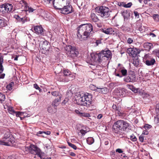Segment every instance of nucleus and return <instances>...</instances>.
<instances>
[{"label": "nucleus", "mask_w": 159, "mask_h": 159, "mask_svg": "<svg viewBox=\"0 0 159 159\" xmlns=\"http://www.w3.org/2000/svg\"><path fill=\"white\" fill-rule=\"evenodd\" d=\"M54 1L55 0H52V3L54 7L56 9L59 10L61 13L65 15L72 13L74 11L71 5L69 4L67 5L64 6L62 8L57 7L54 5Z\"/></svg>", "instance_id": "6"}, {"label": "nucleus", "mask_w": 159, "mask_h": 159, "mask_svg": "<svg viewBox=\"0 0 159 159\" xmlns=\"http://www.w3.org/2000/svg\"><path fill=\"white\" fill-rule=\"evenodd\" d=\"M127 86L128 87V88L130 89L131 90L133 89H134V87L133 85H130V84H128L127 85Z\"/></svg>", "instance_id": "59"}, {"label": "nucleus", "mask_w": 159, "mask_h": 159, "mask_svg": "<svg viewBox=\"0 0 159 159\" xmlns=\"http://www.w3.org/2000/svg\"><path fill=\"white\" fill-rule=\"evenodd\" d=\"M77 29V36L81 41L87 40L90 35L93 34L94 32L93 25L90 23L81 24Z\"/></svg>", "instance_id": "1"}, {"label": "nucleus", "mask_w": 159, "mask_h": 159, "mask_svg": "<svg viewBox=\"0 0 159 159\" xmlns=\"http://www.w3.org/2000/svg\"><path fill=\"white\" fill-rule=\"evenodd\" d=\"M34 86L35 89H36L39 90L40 92V90H41V89L39 87L38 85L37 84H34Z\"/></svg>", "instance_id": "55"}, {"label": "nucleus", "mask_w": 159, "mask_h": 159, "mask_svg": "<svg viewBox=\"0 0 159 159\" xmlns=\"http://www.w3.org/2000/svg\"><path fill=\"white\" fill-rule=\"evenodd\" d=\"M144 48L147 50L149 51L153 47V45L149 43H145L143 44Z\"/></svg>", "instance_id": "28"}, {"label": "nucleus", "mask_w": 159, "mask_h": 159, "mask_svg": "<svg viewBox=\"0 0 159 159\" xmlns=\"http://www.w3.org/2000/svg\"><path fill=\"white\" fill-rule=\"evenodd\" d=\"M100 52L102 58L103 57H106L108 58L111 59L112 57L111 51L109 49L102 50Z\"/></svg>", "instance_id": "16"}, {"label": "nucleus", "mask_w": 159, "mask_h": 159, "mask_svg": "<svg viewBox=\"0 0 159 159\" xmlns=\"http://www.w3.org/2000/svg\"><path fill=\"white\" fill-rule=\"evenodd\" d=\"M58 80L61 82H68L70 80L68 79L64 74L62 75H60L58 78Z\"/></svg>", "instance_id": "25"}, {"label": "nucleus", "mask_w": 159, "mask_h": 159, "mask_svg": "<svg viewBox=\"0 0 159 159\" xmlns=\"http://www.w3.org/2000/svg\"><path fill=\"white\" fill-rule=\"evenodd\" d=\"M51 94L55 97H58V98H61L62 95L57 91H55L53 89L51 91Z\"/></svg>", "instance_id": "27"}, {"label": "nucleus", "mask_w": 159, "mask_h": 159, "mask_svg": "<svg viewBox=\"0 0 159 159\" xmlns=\"http://www.w3.org/2000/svg\"><path fill=\"white\" fill-rule=\"evenodd\" d=\"M124 120H120L115 122L112 126L113 131L117 134L119 137L122 138L125 134L122 132Z\"/></svg>", "instance_id": "2"}, {"label": "nucleus", "mask_w": 159, "mask_h": 159, "mask_svg": "<svg viewBox=\"0 0 159 159\" xmlns=\"http://www.w3.org/2000/svg\"><path fill=\"white\" fill-rule=\"evenodd\" d=\"M117 69L118 72H120L121 73V74L122 77H125L127 75V70L122 64L119 63L118 64Z\"/></svg>", "instance_id": "12"}, {"label": "nucleus", "mask_w": 159, "mask_h": 159, "mask_svg": "<svg viewBox=\"0 0 159 159\" xmlns=\"http://www.w3.org/2000/svg\"><path fill=\"white\" fill-rule=\"evenodd\" d=\"M134 16L136 17H137V18H139V13L137 11H134Z\"/></svg>", "instance_id": "58"}, {"label": "nucleus", "mask_w": 159, "mask_h": 159, "mask_svg": "<svg viewBox=\"0 0 159 159\" xmlns=\"http://www.w3.org/2000/svg\"><path fill=\"white\" fill-rule=\"evenodd\" d=\"M69 100V98H66L62 102V104H65L66 103L68 102Z\"/></svg>", "instance_id": "56"}, {"label": "nucleus", "mask_w": 159, "mask_h": 159, "mask_svg": "<svg viewBox=\"0 0 159 159\" xmlns=\"http://www.w3.org/2000/svg\"><path fill=\"white\" fill-rule=\"evenodd\" d=\"M144 139V137L142 134L140 135L139 137V140L141 142H143Z\"/></svg>", "instance_id": "52"}, {"label": "nucleus", "mask_w": 159, "mask_h": 159, "mask_svg": "<svg viewBox=\"0 0 159 159\" xmlns=\"http://www.w3.org/2000/svg\"><path fill=\"white\" fill-rule=\"evenodd\" d=\"M86 141L89 144L91 145L94 142V139L93 138L90 137L87 139Z\"/></svg>", "instance_id": "36"}, {"label": "nucleus", "mask_w": 159, "mask_h": 159, "mask_svg": "<svg viewBox=\"0 0 159 159\" xmlns=\"http://www.w3.org/2000/svg\"><path fill=\"white\" fill-rule=\"evenodd\" d=\"M127 52L130 56L134 57H136L140 52L137 48H130L127 49Z\"/></svg>", "instance_id": "15"}, {"label": "nucleus", "mask_w": 159, "mask_h": 159, "mask_svg": "<svg viewBox=\"0 0 159 159\" xmlns=\"http://www.w3.org/2000/svg\"><path fill=\"white\" fill-rule=\"evenodd\" d=\"M133 63L135 66H138L139 65V60L138 58L134 59Z\"/></svg>", "instance_id": "37"}, {"label": "nucleus", "mask_w": 159, "mask_h": 159, "mask_svg": "<svg viewBox=\"0 0 159 159\" xmlns=\"http://www.w3.org/2000/svg\"><path fill=\"white\" fill-rule=\"evenodd\" d=\"M13 7L12 5L10 3H6L1 5L0 6V13L3 16L6 15L12 11Z\"/></svg>", "instance_id": "5"}, {"label": "nucleus", "mask_w": 159, "mask_h": 159, "mask_svg": "<svg viewBox=\"0 0 159 159\" xmlns=\"http://www.w3.org/2000/svg\"><path fill=\"white\" fill-rule=\"evenodd\" d=\"M13 82H11L9 84L7 85L6 88L9 90H11L12 89V86L14 84Z\"/></svg>", "instance_id": "40"}, {"label": "nucleus", "mask_w": 159, "mask_h": 159, "mask_svg": "<svg viewBox=\"0 0 159 159\" xmlns=\"http://www.w3.org/2000/svg\"><path fill=\"white\" fill-rule=\"evenodd\" d=\"M6 25V24L4 20L0 19V27H4Z\"/></svg>", "instance_id": "38"}, {"label": "nucleus", "mask_w": 159, "mask_h": 159, "mask_svg": "<svg viewBox=\"0 0 159 159\" xmlns=\"http://www.w3.org/2000/svg\"><path fill=\"white\" fill-rule=\"evenodd\" d=\"M126 89H123L121 90H118L117 91V93H118L117 94L118 95L120 96H123L124 95V92L126 93Z\"/></svg>", "instance_id": "34"}, {"label": "nucleus", "mask_w": 159, "mask_h": 159, "mask_svg": "<svg viewBox=\"0 0 159 159\" xmlns=\"http://www.w3.org/2000/svg\"><path fill=\"white\" fill-rule=\"evenodd\" d=\"M148 133H149V132L148 131L143 130V133H142V135L143 134L147 135L148 134Z\"/></svg>", "instance_id": "62"}, {"label": "nucleus", "mask_w": 159, "mask_h": 159, "mask_svg": "<svg viewBox=\"0 0 159 159\" xmlns=\"http://www.w3.org/2000/svg\"><path fill=\"white\" fill-rule=\"evenodd\" d=\"M47 111L49 113H54L57 111V108L54 107L53 108L52 107L50 106L47 108Z\"/></svg>", "instance_id": "31"}, {"label": "nucleus", "mask_w": 159, "mask_h": 159, "mask_svg": "<svg viewBox=\"0 0 159 159\" xmlns=\"http://www.w3.org/2000/svg\"><path fill=\"white\" fill-rule=\"evenodd\" d=\"M130 139L133 142H135L137 140V139L135 136L133 134H132L129 136Z\"/></svg>", "instance_id": "39"}, {"label": "nucleus", "mask_w": 159, "mask_h": 159, "mask_svg": "<svg viewBox=\"0 0 159 159\" xmlns=\"http://www.w3.org/2000/svg\"><path fill=\"white\" fill-rule=\"evenodd\" d=\"M26 151H29L31 154L37 155L40 151V149L37 145L29 143L25 146Z\"/></svg>", "instance_id": "7"}, {"label": "nucleus", "mask_w": 159, "mask_h": 159, "mask_svg": "<svg viewBox=\"0 0 159 159\" xmlns=\"http://www.w3.org/2000/svg\"><path fill=\"white\" fill-rule=\"evenodd\" d=\"M154 121L157 123H159V115H157L155 117Z\"/></svg>", "instance_id": "50"}, {"label": "nucleus", "mask_w": 159, "mask_h": 159, "mask_svg": "<svg viewBox=\"0 0 159 159\" xmlns=\"http://www.w3.org/2000/svg\"><path fill=\"white\" fill-rule=\"evenodd\" d=\"M102 43V42L100 40H96L95 42V44L94 45L95 46H98V45L99 44H100Z\"/></svg>", "instance_id": "51"}, {"label": "nucleus", "mask_w": 159, "mask_h": 159, "mask_svg": "<svg viewBox=\"0 0 159 159\" xmlns=\"http://www.w3.org/2000/svg\"><path fill=\"white\" fill-rule=\"evenodd\" d=\"M83 96L85 103H87V105L86 106H89L91 104L92 101V95L89 93H86L83 95Z\"/></svg>", "instance_id": "18"}, {"label": "nucleus", "mask_w": 159, "mask_h": 159, "mask_svg": "<svg viewBox=\"0 0 159 159\" xmlns=\"http://www.w3.org/2000/svg\"><path fill=\"white\" fill-rule=\"evenodd\" d=\"M132 25L129 22H125L124 23L120 29L124 32H130L132 31Z\"/></svg>", "instance_id": "14"}, {"label": "nucleus", "mask_w": 159, "mask_h": 159, "mask_svg": "<svg viewBox=\"0 0 159 159\" xmlns=\"http://www.w3.org/2000/svg\"><path fill=\"white\" fill-rule=\"evenodd\" d=\"M3 62V56H0V65H2Z\"/></svg>", "instance_id": "61"}, {"label": "nucleus", "mask_w": 159, "mask_h": 159, "mask_svg": "<svg viewBox=\"0 0 159 159\" xmlns=\"http://www.w3.org/2000/svg\"><path fill=\"white\" fill-rule=\"evenodd\" d=\"M51 134V132L50 131H39L38 132H37L36 135L38 136H40L39 134H44L41 135V136L45 137L44 136V134L48 135H50Z\"/></svg>", "instance_id": "29"}, {"label": "nucleus", "mask_w": 159, "mask_h": 159, "mask_svg": "<svg viewBox=\"0 0 159 159\" xmlns=\"http://www.w3.org/2000/svg\"><path fill=\"white\" fill-rule=\"evenodd\" d=\"M125 3V2H119L118 3L117 5L120 7L123 6L124 7Z\"/></svg>", "instance_id": "53"}, {"label": "nucleus", "mask_w": 159, "mask_h": 159, "mask_svg": "<svg viewBox=\"0 0 159 159\" xmlns=\"http://www.w3.org/2000/svg\"><path fill=\"white\" fill-rule=\"evenodd\" d=\"M152 127V125H151L148 124H146L145 125H144V127H143L146 130L148 129H150Z\"/></svg>", "instance_id": "47"}, {"label": "nucleus", "mask_w": 159, "mask_h": 159, "mask_svg": "<svg viewBox=\"0 0 159 159\" xmlns=\"http://www.w3.org/2000/svg\"><path fill=\"white\" fill-rule=\"evenodd\" d=\"M107 89L106 88H102V91H101V93L103 94H106L107 93Z\"/></svg>", "instance_id": "45"}, {"label": "nucleus", "mask_w": 159, "mask_h": 159, "mask_svg": "<svg viewBox=\"0 0 159 159\" xmlns=\"http://www.w3.org/2000/svg\"><path fill=\"white\" fill-rule=\"evenodd\" d=\"M64 48L68 57L73 59L76 57L79 54L78 49L75 46L71 45H66Z\"/></svg>", "instance_id": "4"}, {"label": "nucleus", "mask_w": 159, "mask_h": 159, "mask_svg": "<svg viewBox=\"0 0 159 159\" xmlns=\"http://www.w3.org/2000/svg\"><path fill=\"white\" fill-rule=\"evenodd\" d=\"M75 101L78 105L84 106L87 105V103H85L83 95L82 96L81 95H79L76 99Z\"/></svg>", "instance_id": "17"}, {"label": "nucleus", "mask_w": 159, "mask_h": 159, "mask_svg": "<svg viewBox=\"0 0 159 159\" xmlns=\"http://www.w3.org/2000/svg\"><path fill=\"white\" fill-rule=\"evenodd\" d=\"M143 62L147 66H152L156 62L155 59L148 54L145 55L143 58Z\"/></svg>", "instance_id": "9"}, {"label": "nucleus", "mask_w": 159, "mask_h": 159, "mask_svg": "<svg viewBox=\"0 0 159 159\" xmlns=\"http://www.w3.org/2000/svg\"><path fill=\"white\" fill-rule=\"evenodd\" d=\"M61 98H56L52 102V106L56 107L59 104L60 102L61 101Z\"/></svg>", "instance_id": "26"}, {"label": "nucleus", "mask_w": 159, "mask_h": 159, "mask_svg": "<svg viewBox=\"0 0 159 159\" xmlns=\"http://www.w3.org/2000/svg\"><path fill=\"white\" fill-rule=\"evenodd\" d=\"M91 17L92 20L94 22H97L99 20V19L96 14L94 13H91Z\"/></svg>", "instance_id": "32"}, {"label": "nucleus", "mask_w": 159, "mask_h": 159, "mask_svg": "<svg viewBox=\"0 0 159 159\" xmlns=\"http://www.w3.org/2000/svg\"><path fill=\"white\" fill-rule=\"evenodd\" d=\"M5 98V95L3 94L2 93L0 92V102L4 101Z\"/></svg>", "instance_id": "41"}, {"label": "nucleus", "mask_w": 159, "mask_h": 159, "mask_svg": "<svg viewBox=\"0 0 159 159\" xmlns=\"http://www.w3.org/2000/svg\"><path fill=\"white\" fill-rule=\"evenodd\" d=\"M121 13L123 16L124 20H127L129 19L130 13L129 10H124L122 11Z\"/></svg>", "instance_id": "23"}, {"label": "nucleus", "mask_w": 159, "mask_h": 159, "mask_svg": "<svg viewBox=\"0 0 159 159\" xmlns=\"http://www.w3.org/2000/svg\"><path fill=\"white\" fill-rule=\"evenodd\" d=\"M63 74H64L70 80H72V78L73 76V75L71 74V72L68 70H64L63 72Z\"/></svg>", "instance_id": "24"}, {"label": "nucleus", "mask_w": 159, "mask_h": 159, "mask_svg": "<svg viewBox=\"0 0 159 159\" xmlns=\"http://www.w3.org/2000/svg\"><path fill=\"white\" fill-rule=\"evenodd\" d=\"M112 108L119 116H122L123 113L120 106H118V105H116L114 104L112 106Z\"/></svg>", "instance_id": "20"}, {"label": "nucleus", "mask_w": 159, "mask_h": 159, "mask_svg": "<svg viewBox=\"0 0 159 159\" xmlns=\"http://www.w3.org/2000/svg\"><path fill=\"white\" fill-rule=\"evenodd\" d=\"M3 70L4 68L2 65H0V73H2Z\"/></svg>", "instance_id": "60"}, {"label": "nucleus", "mask_w": 159, "mask_h": 159, "mask_svg": "<svg viewBox=\"0 0 159 159\" xmlns=\"http://www.w3.org/2000/svg\"><path fill=\"white\" fill-rule=\"evenodd\" d=\"M159 110V103H157L156 105V111L157 112L158 111V110Z\"/></svg>", "instance_id": "64"}, {"label": "nucleus", "mask_w": 159, "mask_h": 159, "mask_svg": "<svg viewBox=\"0 0 159 159\" xmlns=\"http://www.w3.org/2000/svg\"><path fill=\"white\" fill-rule=\"evenodd\" d=\"M89 87L91 90L94 91H96L97 90V89H98V87L92 84L90 85Z\"/></svg>", "instance_id": "42"}, {"label": "nucleus", "mask_w": 159, "mask_h": 159, "mask_svg": "<svg viewBox=\"0 0 159 159\" xmlns=\"http://www.w3.org/2000/svg\"><path fill=\"white\" fill-rule=\"evenodd\" d=\"M87 132L86 130H85L82 129L80 130V132L82 134V136H84Z\"/></svg>", "instance_id": "54"}, {"label": "nucleus", "mask_w": 159, "mask_h": 159, "mask_svg": "<svg viewBox=\"0 0 159 159\" xmlns=\"http://www.w3.org/2000/svg\"><path fill=\"white\" fill-rule=\"evenodd\" d=\"M37 155L39 157L41 158V159H45V154L44 152H42L41 150L38 153Z\"/></svg>", "instance_id": "35"}, {"label": "nucleus", "mask_w": 159, "mask_h": 159, "mask_svg": "<svg viewBox=\"0 0 159 159\" xmlns=\"http://www.w3.org/2000/svg\"><path fill=\"white\" fill-rule=\"evenodd\" d=\"M39 47L41 49L43 50L44 54L48 53L51 50V48H50V44L49 42L46 40L42 42L41 45L39 44Z\"/></svg>", "instance_id": "10"}, {"label": "nucleus", "mask_w": 159, "mask_h": 159, "mask_svg": "<svg viewBox=\"0 0 159 159\" xmlns=\"http://www.w3.org/2000/svg\"><path fill=\"white\" fill-rule=\"evenodd\" d=\"M14 142V138L9 132H5L1 139L0 140V144L7 146H11Z\"/></svg>", "instance_id": "3"}, {"label": "nucleus", "mask_w": 159, "mask_h": 159, "mask_svg": "<svg viewBox=\"0 0 159 159\" xmlns=\"http://www.w3.org/2000/svg\"><path fill=\"white\" fill-rule=\"evenodd\" d=\"M91 57L93 61L96 62H100L102 61V58L100 52L98 53L91 55Z\"/></svg>", "instance_id": "21"}, {"label": "nucleus", "mask_w": 159, "mask_h": 159, "mask_svg": "<svg viewBox=\"0 0 159 159\" xmlns=\"http://www.w3.org/2000/svg\"><path fill=\"white\" fill-rule=\"evenodd\" d=\"M101 30L107 34L116 35L117 34V30L114 28L101 29Z\"/></svg>", "instance_id": "13"}, {"label": "nucleus", "mask_w": 159, "mask_h": 159, "mask_svg": "<svg viewBox=\"0 0 159 159\" xmlns=\"http://www.w3.org/2000/svg\"><path fill=\"white\" fill-rule=\"evenodd\" d=\"M124 81L127 83H134L136 81V76L134 71H131L123 79Z\"/></svg>", "instance_id": "11"}, {"label": "nucleus", "mask_w": 159, "mask_h": 159, "mask_svg": "<svg viewBox=\"0 0 159 159\" xmlns=\"http://www.w3.org/2000/svg\"><path fill=\"white\" fill-rule=\"evenodd\" d=\"M14 17L18 22H21L22 24L28 21L27 17L26 16H23L20 14L15 15Z\"/></svg>", "instance_id": "19"}, {"label": "nucleus", "mask_w": 159, "mask_h": 159, "mask_svg": "<svg viewBox=\"0 0 159 159\" xmlns=\"http://www.w3.org/2000/svg\"><path fill=\"white\" fill-rule=\"evenodd\" d=\"M97 12L98 13H99V15L104 18L108 17L110 15L109 12L110 11L109 9L105 7L101 6L100 7Z\"/></svg>", "instance_id": "8"}, {"label": "nucleus", "mask_w": 159, "mask_h": 159, "mask_svg": "<svg viewBox=\"0 0 159 159\" xmlns=\"http://www.w3.org/2000/svg\"><path fill=\"white\" fill-rule=\"evenodd\" d=\"M67 143L68 145L70 147L75 150H76L77 149V147L75 145L69 142H68Z\"/></svg>", "instance_id": "44"}, {"label": "nucleus", "mask_w": 159, "mask_h": 159, "mask_svg": "<svg viewBox=\"0 0 159 159\" xmlns=\"http://www.w3.org/2000/svg\"><path fill=\"white\" fill-rule=\"evenodd\" d=\"M132 5V3L131 2L128 3L127 4H126V3L125 2V6H124V7L126 8H129Z\"/></svg>", "instance_id": "49"}, {"label": "nucleus", "mask_w": 159, "mask_h": 159, "mask_svg": "<svg viewBox=\"0 0 159 159\" xmlns=\"http://www.w3.org/2000/svg\"><path fill=\"white\" fill-rule=\"evenodd\" d=\"M123 126L122 130L125 131L126 130L127 128L129 126L130 124L127 122L126 121H124V123H123Z\"/></svg>", "instance_id": "33"}, {"label": "nucleus", "mask_w": 159, "mask_h": 159, "mask_svg": "<svg viewBox=\"0 0 159 159\" xmlns=\"http://www.w3.org/2000/svg\"><path fill=\"white\" fill-rule=\"evenodd\" d=\"M133 42V39L130 38H128V39L127 40L128 43L129 44L132 43Z\"/></svg>", "instance_id": "63"}, {"label": "nucleus", "mask_w": 159, "mask_h": 159, "mask_svg": "<svg viewBox=\"0 0 159 159\" xmlns=\"http://www.w3.org/2000/svg\"><path fill=\"white\" fill-rule=\"evenodd\" d=\"M25 7H24V10L25 11H28L29 12H32L35 10L34 9L31 8V7H28L27 3H25Z\"/></svg>", "instance_id": "30"}, {"label": "nucleus", "mask_w": 159, "mask_h": 159, "mask_svg": "<svg viewBox=\"0 0 159 159\" xmlns=\"http://www.w3.org/2000/svg\"><path fill=\"white\" fill-rule=\"evenodd\" d=\"M90 116V115L89 113L82 112L81 113H80V117H89Z\"/></svg>", "instance_id": "43"}, {"label": "nucleus", "mask_w": 159, "mask_h": 159, "mask_svg": "<svg viewBox=\"0 0 159 159\" xmlns=\"http://www.w3.org/2000/svg\"><path fill=\"white\" fill-rule=\"evenodd\" d=\"M34 30L36 33L44 35V30L42 27L40 25H36L34 27Z\"/></svg>", "instance_id": "22"}, {"label": "nucleus", "mask_w": 159, "mask_h": 159, "mask_svg": "<svg viewBox=\"0 0 159 159\" xmlns=\"http://www.w3.org/2000/svg\"><path fill=\"white\" fill-rule=\"evenodd\" d=\"M8 159H18L17 156L14 155H12L10 157H9Z\"/></svg>", "instance_id": "57"}, {"label": "nucleus", "mask_w": 159, "mask_h": 159, "mask_svg": "<svg viewBox=\"0 0 159 159\" xmlns=\"http://www.w3.org/2000/svg\"><path fill=\"white\" fill-rule=\"evenodd\" d=\"M117 69H115V71L114 72V75L115 76H118L120 78H122V76L121 74H120L119 73H116V71H117Z\"/></svg>", "instance_id": "48"}, {"label": "nucleus", "mask_w": 159, "mask_h": 159, "mask_svg": "<svg viewBox=\"0 0 159 159\" xmlns=\"http://www.w3.org/2000/svg\"><path fill=\"white\" fill-rule=\"evenodd\" d=\"M10 111H11V114L14 113H16V116L17 117H19V116H20L21 115V113H20V112H15V111L14 110H12V109L11 110H10Z\"/></svg>", "instance_id": "46"}]
</instances>
